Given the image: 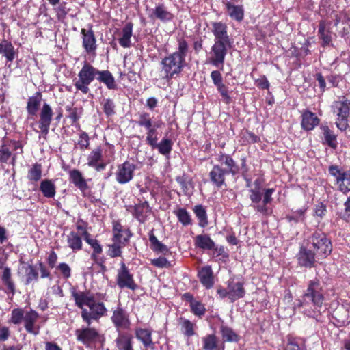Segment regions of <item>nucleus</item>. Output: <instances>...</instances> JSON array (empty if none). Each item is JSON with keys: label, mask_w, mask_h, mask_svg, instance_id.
I'll use <instances>...</instances> for the list:
<instances>
[{"label": "nucleus", "mask_w": 350, "mask_h": 350, "mask_svg": "<svg viewBox=\"0 0 350 350\" xmlns=\"http://www.w3.org/2000/svg\"><path fill=\"white\" fill-rule=\"evenodd\" d=\"M159 128V127H152L146 131V142L150 146L154 145L155 142H157L159 139L158 133L157 131Z\"/></svg>", "instance_id": "60"}, {"label": "nucleus", "mask_w": 350, "mask_h": 350, "mask_svg": "<svg viewBox=\"0 0 350 350\" xmlns=\"http://www.w3.org/2000/svg\"><path fill=\"white\" fill-rule=\"evenodd\" d=\"M226 288L219 285L217 288V294L219 299H224L228 298L231 303L242 299L246 294L244 287V282L242 281L236 282L233 279H230L226 282Z\"/></svg>", "instance_id": "8"}, {"label": "nucleus", "mask_w": 350, "mask_h": 350, "mask_svg": "<svg viewBox=\"0 0 350 350\" xmlns=\"http://www.w3.org/2000/svg\"><path fill=\"white\" fill-rule=\"evenodd\" d=\"M197 276L199 281L206 289H211L215 284L214 273L211 265H206L201 267Z\"/></svg>", "instance_id": "22"}, {"label": "nucleus", "mask_w": 350, "mask_h": 350, "mask_svg": "<svg viewBox=\"0 0 350 350\" xmlns=\"http://www.w3.org/2000/svg\"><path fill=\"white\" fill-rule=\"evenodd\" d=\"M177 51L162 58L160 62L161 72L164 73L163 78L167 82L178 76L183 70L185 59L189 51V44L184 38L177 39Z\"/></svg>", "instance_id": "6"}, {"label": "nucleus", "mask_w": 350, "mask_h": 350, "mask_svg": "<svg viewBox=\"0 0 350 350\" xmlns=\"http://www.w3.org/2000/svg\"><path fill=\"white\" fill-rule=\"evenodd\" d=\"M133 23L127 22L121 29L118 42L123 48H130L131 44V37L133 36Z\"/></svg>", "instance_id": "29"}, {"label": "nucleus", "mask_w": 350, "mask_h": 350, "mask_svg": "<svg viewBox=\"0 0 350 350\" xmlns=\"http://www.w3.org/2000/svg\"><path fill=\"white\" fill-rule=\"evenodd\" d=\"M81 150L88 149L90 146V137L87 132L81 131L79 133V139L77 142Z\"/></svg>", "instance_id": "62"}, {"label": "nucleus", "mask_w": 350, "mask_h": 350, "mask_svg": "<svg viewBox=\"0 0 350 350\" xmlns=\"http://www.w3.org/2000/svg\"><path fill=\"white\" fill-rule=\"evenodd\" d=\"M136 124L137 126L144 128L146 131L152 129V127L161 126V124L159 122L153 121L150 114L146 111H142L139 114Z\"/></svg>", "instance_id": "32"}, {"label": "nucleus", "mask_w": 350, "mask_h": 350, "mask_svg": "<svg viewBox=\"0 0 350 350\" xmlns=\"http://www.w3.org/2000/svg\"><path fill=\"white\" fill-rule=\"evenodd\" d=\"M132 236V233L129 228L124 229V230H119L113 232L112 241H122L123 238L128 237V241Z\"/></svg>", "instance_id": "63"}, {"label": "nucleus", "mask_w": 350, "mask_h": 350, "mask_svg": "<svg viewBox=\"0 0 350 350\" xmlns=\"http://www.w3.org/2000/svg\"><path fill=\"white\" fill-rule=\"evenodd\" d=\"M173 142L168 138H163L159 143L155 142V144L151 146L152 148H157L160 154L169 155L172 150Z\"/></svg>", "instance_id": "46"}, {"label": "nucleus", "mask_w": 350, "mask_h": 350, "mask_svg": "<svg viewBox=\"0 0 350 350\" xmlns=\"http://www.w3.org/2000/svg\"><path fill=\"white\" fill-rule=\"evenodd\" d=\"M330 25V22H327L325 20H321L319 22L318 36L322 41L321 46L323 47L329 45L332 42Z\"/></svg>", "instance_id": "23"}, {"label": "nucleus", "mask_w": 350, "mask_h": 350, "mask_svg": "<svg viewBox=\"0 0 350 350\" xmlns=\"http://www.w3.org/2000/svg\"><path fill=\"white\" fill-rule=\"evenodd\" d=\"M329 173L336 178V183H340L346 174V171H343L338 165H332L328 167Z\"/></svg>", "instance_id": "59"}, {"label": "nucleus", "mask_w": 350, "mask_h": 350, "mask_svg": "<svg viewBox=\"0 0 350 350\" xmlns=\"http://www.w3.org/2000/svg\"><path fill=\"white\" fill-rule=\"evenodd\" d=\"M306 243L317 254L318 260L325 259L332 252V241L322 230H315L307 238Z\"/></svg>", "instance_id": "7"}, {"label": "nucleus", "mask_w": 350, "mask_h": 350, "mask_svg": "<svg viewBox=\"0 0 350 350\" xmlns=\"http://www.w3.org/2000/svg\"><path fill=\"white\" fill-rule=\"evenodd\" d=\"M263 183V178H257L254 182V187L249 190V198L253 204H258L262 200L261 187Z\"/></svg>", "instance_id": "36"}, {"label": "nucleus", "mask_w": 350, "mask_h": 350, "mask_svg": "<svg viewBox=\"0 0 350 350\" xmlns=\"http://www.w3.org/2000/svg\"><path fill=\"white\" fill-rule=\"evenodd\" d=\"M79 79L74 83L77 91L83 94L90 92L89 85L95 79L106 85L109 90H117L118 85L112 73L108 70H99L88 62H85L78 73Z\"/></svg>", "instance_id": "3"}, {"label": "nucleus", "mask_w": 350, "mask_h": 350, "mask_svg": "<svg viewBox=\"0 0 350 350\" xmlns=\"http://www.w3.org/2000/svg\"><path fill=\"white\" fill-rule=\"evenodd\" d=\"M42 100V94L41 92L38 91L31 96H29L26 106V111L29 117H33L37 115L39 111Z\"/></svg>", "instance_id": "24"}, {"label": "nucleus", "mask_w": 350, "mask_h": 350, "mask_svg": "<svg viewBox=\"0 0 350 350\" xmlns=\"http://www.w3.org/2000/svg\"><path fill=\"white\" fill-rule=\"evenodd\" d=\"M88 29L82 28L81 29V35L82 39V46L88 54L95 53L97 44L96 38L93 30L92 24L88 25Z\"/></svg>", "instance_id": "16"}, {"label": "nucleus", "mask_w": 350, "mask_h": 350, "mask_svg": "<svg viewBox=\"0 0 350 350\" xmlns=\"http://www.w3.org/2000/svg\"><path fill=\"white\" fill-rule=\"evenodd\" d=\"M334 112L336 113L338 118L336 124L340 131H345L348 126V117L350 113V100L345 96L340 98L334 103Z\"/></svg>", "instance_id": "10"}, {"label": "nucleus", "mask_w": 350, "mask_h": 350, "mask_svg": "<svg viewBox=\"0 0 350 350\" xmlns=\"http://www.w3.org/2000/svg\"><path fill=\"white\" fill-rule=\"evenodd\" d=\"M214 43L211 48L209 62L214 66L223 68L226 56L233 42L228 33V26L221 21L211 23Z\"/></svg>", "instance_id": "4"}, {"label": "nucleus", "mask_w": 350, "mask_h": 350, "mask_svg": "<svg viewBox=\"0 0 350 350\" xmlns=\"http://www.w3.org/2000/svg\"><path fill=\"white\" fill-rule=\"evenodd\" d=\"M1 280L8 289L13 295L15 293V285L12 280L11 269L10 267H5L1 276Z\"/></svg>", "instance_id": "51"}, {"label": "nucleus", "mask_w": 350, "mask_h": 350, "mask_svg": "<svg viewBox=\"0 0 350 350\" xmlns=\"http://www.w3.org/2000/svg\"><path fill=\"white\" fill-rule=\"evenodd\" d=\"M249 168L247 165L246 157L241 158V167L240 173L243 180L246 182V186L250 187L251 186V179L248 177Z\"/></svg>", "instance_id": "57"}, {"label": "nucleus", "mask_w": 350, "mask_h": 350, "mask_svg": "<svg viewBox=\"0 0 350 350\" xmlns=\"http://www.w3.org/2000/svg\"><path fill=\"white\" fill-rule=\"evenodd\" d=\"M111 321L117 331L128 330L131 325L129 313L121 306L113 310Z\"/></svg>", "instance_id": "14"}, {"label": "nucleus", "mask_w": 350, "mask_h": 350, "mask_svg": "<svg viewBox=\"0 0 350 350\" xmlns=\"http://www.w3.org/2000/svg\"><path fill=\"white\" fill-rule=\"evenodd\" d=\"M190 308L191 312L194 315L198 317L199 318L203 317L206 311L204 304H202L201 301L196 300L194 302L191 303Z\"/></svg>", "instance_id": "56"}, {"label": "nucleus", "mask_w": 350, "mask_h": 350, "mask_svg": "<svg viewBox=\"0 0 350 350\" xmlns=\"http://www.w3.org/2000/svg\"><path fill=\"white\" fill-rule=\"evenodd\" d=\"M67 245L74 252L81 250L83 248L81 236L75 231H71L67 235Z\"/></svg>", "instance_id": "37"}, {"label": "nucleus", "mask_w": 350, "mask_h": 350, "mask_svg": "<svg viewBox=\"0 0 350 350\" xmlns=\"http://www.w3.org/2000/svg\"><path fill=\"white\" fill-rule=\"evenodd\" d=\"M39 318V314L34 310L27 311L23 319L24 327L27 332L33 335H38L40 332V326L36 325Z\"/></svg>", "instance_id": "21"}, {"label": "nucleus", "mask_w": 350, "mask_h": 350, "mask_svg": "<svg viewBox=\"0 0 350 350\" xmlns=\"http://www.w3.org/2000/svg\"><path fill=\"white\" fill-rule=\"evenodd\" d=\"M239 136L240 137L239 142L242 146L258 143L260 140V137L246 129H242Z\"/></svg>", "instance_id": "41"}, {"label": "nucleus", "mask_w": 350, "mask_h": 350, "mask_svg": "<svg viewBox=\"0 0 350 350\" xmlns=\"http://www.w3.org/2000/svg\"><path fill=\"white\" fill-rule=\"evenodd\" d=\"M0 54L6 58L7 62H12L15 58L14 47L12 44L4 39L0 43Z\"/></svg>", "instance_id": "44"}, {"label": "nucleus", "mask_w": 350, "mask_h": 350, "mask_svg": "<svg viewBox=\"0 0 350 350\" xmlns=\"http://www.w3.org/2000/svg\"><path fill=\"white\" fill-rule=\"evenodd\" d=\"M128 243V237L123 238L122 241H113L112 244L109 245L107 254L111 258H116L122 256V249Z\"/></svg>", "instance_id": "40"}, {"label": "nucleus", "mask_w": 350, "mask_h": 350, "mask_svg": "<svg viewBox=\"0 0 350 350\" xmlns=\"http://www.w3.org/2000/svg\"><path fill=\"white\" fill-rule=\"evenodd\" d=\"M42 166L40 163H35L29 169L27 178L31 183H37L41 180Z\"/></svg>", "instance_id": "43"}, {"label": "nucleus", "mask_w": 350, "mask_h": 350, "mask_svg": "<svg viewBox=\"0 0 350 350\" xmlns=\"http://www.w3.org/2000/svg\"><path fill=\"white\" fill-rule=\"evenodd\" d=\"M203 350H224V345L219 346V339L215 334H207L202 338Z\"/></svg>", "instance_id": "33"}, {"label": "nucleus", "mask_w": 350, "mask_h": 350, "mask_svg": "<svg viewBox=\"0 0 350 350\" xmlns=\"http://www.w3.org/2000/svg\"><path fill=\"white\" fill-rule=\"evenodd\" d=\"M319 122L320 120L314 113L309 110H306L303 112L301 125L304 130L307 131H312Z\"/></svg>", "instance_id": "27"}, {"label": "nucleus", "mask_w": 350, "mask_h": 350, "mask_svg": "<svg viewBox=\"0 0 350 350\" xmlns=\"http://www.w3.org/2000/svg\"><path fill=\"white\" fill-rule=\"evenodd\" d=\"M299 340L298 338L288 336L284 350H301Z\"/></svg>", "instance_id": "61"}, {"label": "nucleus", "mask_w": 350, "mask_h": 350, "mask_svg": "<svg viewBox=\"0 0 350 350\" xmlns=\"http://www.w3.org/2000/svg\"><path fill=\"white\" fill-rule=\"evenodd\" d=\"M338 185V189L340 191L347 193L350 191V170L346 171V174L343 175L342 178Z\"/></svg>", "instance_id": "58"}, {"label": "nucleus", "mask_w": 350, "mask_h": 350, "mask_svg": "<svg viewBox=\"0 0 350 350\" xmlns=\"http://www.w3.org/2000/svg\"><path fill=\"white\" fill-rule=\"evenodd\" d=\"M40 191L44 197L53 198L56 194V187L52 180L44 179L40 182Z\"/></svg>", "instance_id": "39"}, {"label": "nucleus", "mask_w": 350, "mask_h": 350, "mask_svg": "<svg viewBox=\"0 0 350 350\" xmlns=\"http://www.w3.org/2000/svg\"><path fill=\"white\" fill-rule=\"evenodd\" d=\"M152 331L146 328L138 327L135 329V336L140 341L144 347L154 349V343L152 338Z\"/></svg>", "instance_id": "30"}, {"label": "nucleus", "mask_w": 350, "mask_h": 350, "mask_svg": "<svg viewBox=\"0 0 350 350\" xmlns=\"http://www.w3.org/2000/svg\"><path fill=\"white\" fill-rule=\"evenodd\" d=\"M67 3L63 1L59 3L56 6L53 7V10L56 14V18L58 21L63 23L66 18V16L68 14L70 9L66 7Z\"/></svg>", "instance_id": "50"}, {"label": "nucleus", "mask_w": 350, "mask_h": 350, "mask_svg": "<svg viewBox=\"0 0 350 350\" xmlns=\"http://www.w3.org/2000/svg\"><path fill=\"white\" fill-rule=\"evenodd\" d=\"M296 256L297 263L300 267L306 268H312L315 267L317 254H315V252L308 246L307 243L306 245H301L299 247Z\"/></svg>", "instance_id": "15"}, {"label": "nucleus", "mask_w": 350, "mask_h": 350, "mask_svg": "<svg viewBox=\"0 0 350 350\" xmlns=\"http://www.w3.org/2000/svg\"><path fill=\"white\" fill-rule=\"evenodd\" d=\"M25 312L23 308H14L11 312L10 322L14 325H19L23 321Z\"/></svg>", "instance_id": "54"}, {"label": "nucleus", "mask_w": 350, "mask_h": 350, "mask_svg": "<svg viewBox=\"0 0 350 350\" xmlns=\"http://www.w3.org/2000/svg\"><path fill=\"white\" fill-rule=\"evenodd\" d=\"M104 113L107 117H111L116 114V105L112 99L104 98L101 102Z\"/></svg>", "instance_id": "53"}, {"label": "nucleus", "mask_w": 350, "mask_h": 350, "mask_svg": "<svg viewBox=\"0 0 350 350\" xmlns=\"http://www.w3.org/2000/svg\"><path fill=\"white\" fill-rule=\"evenodd\" d=\"M53 115L54 113L51 106L47 103H44L39 113L38 124L40 135L44 138L49 133Z\"/></svg>", "instance_id": "12"}, {"label": "nucleus", "mask_w": 350, "mask_h": 350, "mask_svg": "<svg viewBox=\"0 0 350 350\" xmlns=\"http://www.w3.org/2000/svg\"><path fill=\"white\" fill-rule=\"evenodd\" d=\"M215 159L218 163L213 165L208 172V178L213 187L221 189L227 186L228 175L237 178L240 173V166L231 155L221 151L217 154Z\"/></svg>", "instance_id": "5"}, {"label": "nucleus", "mask_w": 350, "mask_h": 350, "mask_svg": "<svg viewBox=\"0 0 350 350\" xmlns=\"http://www.w3.org/2000/svg\"><path fill=\"white\" fill-rule=\"evenodd\" d=\"M69 180L82 193H84L88 188V185L82 172L77 169H72L68 171Z\"/></svg>", "instance_id": "26"}, {"label": "nucleus", "mask_w": 350, "mask_h": 350, "mask_svg": "<svg viewBox=\"0 0 350 350\" xmlns=\"http://www.w3.org/2000/svg\"><path fill=\"white\" fill-rule=\"evenodd\" d=\"M325 291L318 278L308 282L306 289L300 299L296 300L295 308L301 310V312L309 317L317 320L321 316L323 302L325 300Z\"/></svg>", "instance_id": "1"}, {"label": "nucleus", "mask_w": 350, "mask_h": 350, "mask_svg": "<svg viewBox=\"0 0 350 350\" xmlns=\"http://www.w3.org/2000/svg\"><path fill=\"white\" fill-rule=\"evenodd\" d=\"M39 274L35 267L29 265L26 269L25 284L29 285L33 282H38Z\"/></svg>", "instance_id": "55"}, {"label": "nucleus", "mask_w": 350, "mask_h": 350, "mask_svg": "<svg viewBox=\"0 0 350 350\" xmlns=\"http://www.w3.org/2000/svg\"><path fill=\"white\" fill-rule=\"evenodd\" d=\"M136 169L137 165L129 160L118 165L115 173L116 181L120 185L129 183L133 178L134 172Z\"/></svg>", "instance_id": "13"}, {"label": "nucleus", "mask_w": 350, "mask_h": 350, "mask_svg": "<svg viewBox=\"0 0 350 350\" xmlns=\"http://www.w3.org/2000/svg\"><path fill=\"white\" fill-rule=\"evenodd\" d=\"M119 350H134L133 348V338L131 336L122 335L116 340Z\"/></svg>", "instance_id": "48"}, {"label": "nucleus", "mask_w": 350, "mask_h": 350, "mask_svg": "<svg viewBox=\"0 0 350 350\" xmlns=\"http://www.w3.org/2000/svg\"><path fill=\"white\" fill-rule=\"evenodd\" d=\"M220 333L224 342H238L239 340V335L234 332V330L224 325L220 327Z\"/></svg>", "instance_id": "47"}, {"label": "nucleus", "mask_w": 350, "mask_h": 350, "mask_svg": "<svg viewBox=\"0 0 350 350\" xmlns=\"http://www.w3.org/2000/svg\"><path fill=\"white\" fill-rule=\"evenodd\" d=\"M77 340L83 345H90L99 340L100 334L95 327L90 326L75 330Z\"/></svg>", "instance_id": "17"}, {"label": "nucleus", "mask_w": 350, "mask_h": 350, "mask_svg": "<svg viewBox=\"0 0 350 350\" xmlns=\"http://www.w3.org/2000/svg\"><path fill=\"white\" fill-rule=\"evenodd\" d=\"M70 293L75 306L81 310L82 320L88 326L93 321L98 322L101 317L107 315V310L104 303L96 301L94 296L90 295L89 291H77L72 287Z\"/></svg>", "instance_id": "2"}, {"label": "nucleus", "mask_w": 350, "mask_h": 350, "mask_svg": "<svg viewBox=\"0 0 350 350\" xmlns=\"http://www.w3.org/2000/svg\"><path fill=\"white\" fill-rule=\"evenodd\" d=\"M131 210L128 209L140 224H144L146 220L148 214L151 212V207L147 201H144L135 204L133 206H130Z\"/></svg>", "instance_id": "20"}, {"label": "nucleus", "mask_w": 350, "mask_h": 350, "mask_svg": "<svg viewBox=\"0 0 350 350\" xmlns=\"http://www.w3.org/2000/svg\"><path fill=\"white\" fill-rule=\"evenodd\" d=\"M320 137L323 145H327L332 149H336L338 146L337 135L329 129L327 125H321Z\"/></svg>", "instance_id": "25"}, {"label": "nucleus", "mask_w": 350, "mask_h": 350, "mask_svg": "<svg viewBox=\"0 0 350 350\" xmlns=\"http://www.w3.org/2000/svg\"><path fill=\"white\" fill-rule=\"evenodd\" d=\"M178 324L180 325V330L185 337L189 338L194 336L196 333V325L190 320L180 317L178 320Z\"/></svg>", "instance_id": "35"}, {"label": "nucleus", "mask_w": 350, "mask_h": 350, "mask_svg": "<svg viewBox=\"0 0 350 350\" xmlns=\"http://www.w3.org/2000/svg\"><path fill=\"white\" fill-rule=\"evenodd\" d=\"M148 236L152 250L157 253H162L164 255L170 252L169 248L157 239L154 234V229L149 232Z\"/></svg>", "instance_id": "38"}, {"label": "nucleus", "mask_w": 350, "mask_h": 350, "mask_svg": "<svg viewBox=\"0 0 350 350\" xmlns=\"http://www.w3.org/2000/svg\"><path fill=\"white\" fill-rule=\"evenodd\" d=\"M87 243L90 245L92 248L93 252L91 254V259L97 265L101 266L103 269H105V267L103 265V260L99 258L98 255L103 252V247L100 242L94 239V240L87 239Z\"/></svg>", "instance_id": "34"}, {"label": "nucleus", "mask_w": 350, "mask_h": 350, "mask_svg": "<svg viewBox=\"0 0 350 350\" xmlns=\"http://www.w3.org/2000/svg\"><path fill=\"white\" fill-rule=\"evenodd\" d=\"M103 149L98 146L93 149L88 156V165L100 172L106 168L107 163L103 161Z\"/></svg>", "instance_id": "18"}, {"label": "nucleus", "mask_w": 350, "mask_h": 350, "mask_svg": "<svg viewBox=\"0 0 350 350\" xmlns=\"http://www.w3.org/2000/svg\"><path fill=\"white\" fill-rule=\"evenodd\" d=\"M116 281L117 286L121 289L128 288L135 291L138 288V285L135 281L133 274L130 272L128 267L123 261L120 263V268L117 271Z\"/></svg>", "instance_id": "11"}, {"label": "nucleus", "mask_w": 350, "mask_h": 350, "mask_svg": "<svg viewBox=\"0 0 350 350\" xmlns=\"http://www.w3.org/2000/svg\"><path fill=\"white\" fill-rule=\"evenodd\" d=\"M215 87L217 88V90L219 92V93L221 94V97L223 98L224 102L226 104L230 103L232 99L229 95L228 87L224 83H222L219 85H217Z\"/></svg>", "instance_id": "64"}, {"label": "nucleus", "mask_w": 350, "mask_h": 350, "mask_svg": "<svg viewBox=\"0 0 350 350\" xmlns=\"http://www.w3.org/2000/svg\"><path fill=\"white\" fill-rule=\"evenodd\" d=\"M225 8L230 18L241 22L244 18V8L243 5H234L230 1L224 2Z\"/></svg>", "instance_id": "28"}, {"label": "nucleus", "mask_w": 350, "mask_h": 350, "mask_svg": "<svg viewBox=\"0 0 350 350\" xmlns=\"http://www.w3.org/2000/svg\"><path fill=\"white\" fill-rule=\"evenodd\" d=\"M148 16L152 20H159L163 23L172 21L174 19V14L168 10L167 6L160 3L156 5L154 8L152 9Z\"/></svg>", "instance_id": "19"}, {"label": "nucleus", "mask_w": 350, "mask_h": 350, "mask_svg": "<svg viewBox=\"0 0 350 350\" xmlns=\"http://www.w3.org/2000/svg\"><path fill=\"white\" fill-rule=\"evenodd\" d=\"M194 245L203 250H212L215 248V242L208 234H201L195 237Z\"/></svg>", "instance_id": "31"}, {"label": "nucleus", "mask_w": 350, "mask_h": 350, "mask_svg": "<svg viewBox=\"0 0 350 350\" xmlns=\"http://www.w3.org/2000/svg\"><path fill=\"white\" fill-rule=\"evenodd\" d=\"M307 211V208H303L297 211H293L291 215H287L286 219L288 222H294L297 224L300 221L305 220V215Z\"/></svg>", "instance_id": "52"}, {"label": "nucleus", "mask_w": 350, "mask_h": 350, "mask_svg": "<svg viewBox=\"0 0 350 350\" xmlns=\"http://www.w3.org/2000/svg\"><path fill=\"white\" fill-rule=\"evenodd\" d=\"M174 215L183 226H187L192 224V219L189 213L185 208H179L174 211Z\"/></svg>", "instance_id": "49"}, {"label": "nucleus", "mask_w": 350, "mask_h": 350, "mask_svg": "<svg viewBox=\"0 0 350 350\" xmlns=\"http://www.w3.org/2000/svg\"><path fill=\"white\" fill-rule=\"evenodd\" d=\"M11 145L13 146L14 150L21 149V152L23 153V145L20 141L9 139L4 137L0 145V163H8L11 160V164L15 165L16 162L17 155L16 153H13L11 150Z\"/></svg>", "instance_id": "9"}, {"label": "nucleus", "mask_w": 350, "mask_h": 350, "mask_svg": "<svg viewBox=\"0 0 350 350\" xmlns=\"http://www.w3.org/2000/svg\"><path fill=\"white\" fill-rule=\"evenodd\" d=\"M193 211L198 220V226L201 228L207 226L208 219L206 208L202 204H198L193 207Z\"/></svg>", "instance_id": "45"}, {"label": "nucleus", "mask_w": 350, "mask_h": 350, "mask_svg": "<svg viewBox=\"0 0 350 350\" xmlns=\"http://www.w3.org/2000/svg\"><path fill=\"white\" fill-rule=\"evenodd\" d=\"M67 114L66 118L70 120L71 125L78 123L82 113V108L75 107L74 104L67 105L65 107Z\"/></svg>", "instance_id": "42"}]
</instances>
